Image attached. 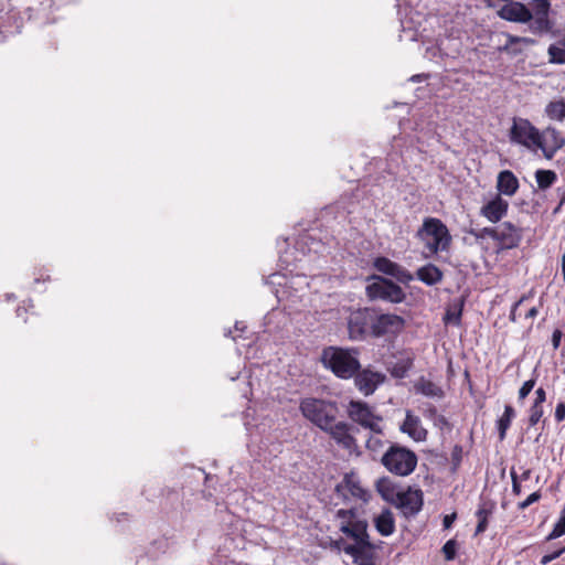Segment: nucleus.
I'll list each match as a JSON object with an SVG mask.
<instances>
[{
	"label": "nucleus",
	"instance_id": "obj_1",
	"mask_svg": "<svg viewBox=\"0 0 565 565\" xmlns=\"http://www.w3.org/2000/svg\"><path fill=\"white\" fill-rule=\"evenodd\" d=\"M416 236L424 243L425 257L448 250L451 243V235L447 226L436 217L424 218Z\"/></svg>",
	"mask_w": 565,
	"mask_h": 565
},
{
	"label": "nucleus",
	"instance_id": "obj_2",
	"mask_svg": "<svg viewBox=\"0 0 565 565\" xmlns=\"http://www.w3.org/2000/svg\"><path fill=\"white\" fill-rule=\"evenodd\" d=\"M417 455L412 449L397 443L390 444L381 457L382 466L397 477L412 475L417 467Z\"/></svg>",
	"mask_w": 565,
	"mask_h": 565
},
{
	"label": "nucleus",
	"instance_id": "obj_3",
	"mask_svg": "<svg viewBox=\"0 0 565 565\" xmlns=\"http://www.w3.org/2000/svg\"><path fill=\"white\" fill-rule=\"evenodd\" d=\"M321 362L340 379H350L360 370V362L354 351L329 347L323 350Z\"/></svg>",
	"mask_w": 565,
	"mask_h": 565
},
{
	"label": "nucleus",
	"instance_id": "obj_4",
	"mask_svg": "<svg viewBox=\"0 0 565 565\" xmlns=\"http://www.w3.org/2000/svg\"><path fill=\"white\" fill-rule=\"evenodd\" d=\"M299 409L306 419L322 430L335 420L338 414V406L334 402L313 397L302 398Z\"/></svg>",
	"mask_w": 565,
	"mask_h": 565
},
{
	"label": "nucleus",
	"instance_id": "obj_5",
	"mask_svg": "<svg viewBox=\"0 0 565 565\" xmlns=\"http://www.w3.org/2000/svg\"><path fill=\"white\" fill-rule=\"evenodd\" d=\"M352 543H347L340 539L335 541L339 550L352 557L355 565H376L375 545L370 542L367 530L364 535H358L351 539Z\"/></svg>",
	"mask_w": 565,
	"mask_h": 565
},
{
	"label": "nucleus",
	"instance_id": "obj_6",
	"mask_svg": "<svg viewBox=\"0 0 565 565\" xmlns=\"http://www.w3.org/2000/svg\"><path fill=\"white\" fill-rule=\"evenodd\" d=\"M509 137L511 142L521 145L532 151H535L541 147L540 130L525 118H513Z\"/></svg>",
	"mask_w": 565,
	"mask_h": 565
},
{
	"label": "nucleus",
	"instance_id": "obj_7",
	"mask_svg": "<svg viewBox=\"0 0 565 565\" xmlns=\"http://www.w3.org/2000/svg\"><path fill=\"white\" fill-rule=\"evenodd\" d=\"M349 417L363 428L371 433L382 434V416L377 415L374 409L362 401H351L348 405Z\"/></svg>",
	"mask_w": 565,
	"mask_h": 565
},
{
	"label": "nucleus",
	"instance_id": "obj_8",
	"mask_svg": "<svg viewBox=\"0 0 565 565\" xmlns=\"http://www.w3.org/2000/svg\"><path fill=\"white\" fill-rule=\"evenodd\" d=\"M374 308H362L352 311L348 318V331L351 340H362L372 335Z\"/></svg>",
	"mask_w": 565,
	"mask_h": 565
},
{
	"label": "nucleus",
	"instance_id": "obj_9",
	"mask_svg": "<svg viewBox=\"0 0 565 565\" xmlns=\"http://www.w3.org/2000/svg\"><path fill=\"white\" fill-rule=\"evenodd\" d=\"M405 326L403 317L394 313H382L374 309L373 311V323H372V337L380 338L386 334H397Z\"/></svg>",
	"mask_w": 565,
	"mask_h": 565
},
{
	"label": "nucleus",
	"instance_id": "obj_10",
	"mask_svg": "<svg viewBox=\"0 0 565 565\" xmlns=\"http://www.w3.org/2000/svg\"><path fill=\"white\" fill-rule=\"evenodd\" d=\"M367 296L372 299H382L393 303H399L405 299V292L395 282L388 279L379 278V281L366 287Z\"/></svg>",
	"mask_w": 565,
	"mask_h": 565
},
{
	"label": "nucleus",
	"instance_id": "obj_11",
	"mask_svg": "<svg viewBox=\"0 0 565 565\" xmlns=\"http://www.w3.org/2000/svg\"><path fill=\"white\" fill-rule=\"evenodd\" d=\"M331 438L349 454L360 455L359 446L353 436V427L345 422H332L326 429Z\"/></svg>",
	"mask_w": 565,
	"mask_h": 565
},
{
	"label": "nucleus",
	"instance_id": "obj_12",
	"mask_svg": "<svg viewBox=\"0 0 565 565\" xmlns=\"http://www.w3.org/2000/svg\"><path fill=\"white\" fill-rule=\"evenodd\" d=\"M335 492L344 501L352 499L366 502L369 492L361 486V482L354 473L345 475L344 478L335 486Z\"/></svg>",
	"mask_w": 565,
	"mask_h": 565
},
{
	"label": "nucleus",
	"instance_id": "obj_13",
	"mask_svg": "<svg viewBox=\"0 0 565 565\" xmlns=\"http://www.w3.org/2000/svg\"><path fill=\"white\" fill-rule=\"evenodd\" d=\"M337 520L339 521V530L348 537L352 539L358 535H364L367 530V523L356 519V513L353 509L337 511Z\"/></svg>",
	"mask_w": 565,
	"mask_h": 565
},
{
	"label": "nucleus",
	"instance_id": "obj_14",
	"mask_svg": "<svg viewBox=\"0 0 565 565\" xmlns=\"http://www.w3.org/2000/svg\"><path fill=\"white\" fill-rule=\"evenodd\" d=\"M401 509L406 518L416 516L424 504V494L419 489L408 488L406 491H401L395 503Z\"/></svg>",
	"mask_w": 565,
	"mask_h": 565
},
{
	"label": "nucleus",
	"instance_id": "obj_15",
	"mask_svg": "<svg viewBox=\"0 0 565 565\" xmlns=\"http://www.w3.org/2000/svg\"><path fill=\"white\" fill-rule=\"evenodd\" d=\"M269 284L279 286L282 289L276 290V296L280 300L286 294L289 292V289L295 290L296 292L302 291L303 289L309 287V281L306 275H295L288 278L285 274L275 273L269 276Z\"/></svg>",
	"mask_w": 565,
	"mask_h": 565
},
{
	"label": "nucleus",
	"instance_id": "obj_16",
	"mask_svg": "<svg viewBox=\"0 0 565 565\" xmlns=\"http://www.w3.org/2000/svg\"><path fill=\"white\" fill-rule=\"evenodd\" d=\"M399 430L416 443L425 441L428 435L419 416L415 415L412 411H406L405 419L399 425Z\"/></svg>",
	"mask_w": 565,
	"mask_h": 565
},
{
	"label": "nucleus",
	"instance_id": "obj_17",
	"mask_svg": "<svg viewBox=\"0 0 565 565\" xmlns=\"http://www.w3.org/2000/svg\"><path fill=\"white\" fill-rule=\"evenodd\" d=\"M498 14L501 19L526 23L532 19V12L529 8L518 1H508L499 11Z\"/></svg>",
	"mask_w": 565,
	"mask_h": 565
},
{
	"label": "nucleus",
	"instance_id": "obj_18",
	"mask_svg": "<svg viewBox=\"0 0 565 565\" xmlns=\"http://www.w3.org/2000/svg\"><path fill=\"white\" fill-rule=\"evenodd\" d=\"M565 145V138L555 128L548 127L541 132V147L544 157L552 159L557 150Z\"/></svg>",
	"mask_w": 565,
	"mask_h": 565
},
{
	"label": "nucleus",
	"instance_id": "obj_19",
	"mask_svg": "<svg viewBox=\"0 0 565 565\" xmlns=\"http://www.w3.org/2000/svg\"><path fill=\"white\" fill-rule=\"evenodd\" d=\"M354 375L356 387L366 396L374 393L377 386L384 381L383 374L370 370L358 371Z\"/></svg>",
	"mask_w": 565,
	"mask_h": 565
},
{
	"label": "nucleus",
	"instance_id": "obj_20",
	"mask_svg": "<svg viewBox=\"0 0 565 565\" xmlns=\"http://www.w3.org/2000/svg\"><path fill=\"white\" fill-rule=\"evenodd\" d=\"M501 248H514L521 242V233L516 226L510 222H504L497 227L495 239Z\"/></svg>",
	"mask_w": 565,
	"mask_h": 565
},
{
	"label": "nucleus",
	"instance_id": "obj_21",
	"mask_svg": "<svg viewBox=\"0 0 565 565\" xmlns=\"http://www.w3.org/2000/svg\"><path fill=\"white\" fill-rule=\"evenodd\" d=\"M509 203L500 195L490 200L481 207V215L492 223L499 222L508 213Z\"/></svg>",
	"mask_w": 565,
	"mask_h": 565
},
{
	"label": "nucleus",
	"instance_id": "obj_22",
	"mask_svg": "<svg viewBox=\"0 0 565 565\" xmlns=\"http://www.w3.org/2000/svg\"><path fill=\"white\" fill-rule=\"evenodd\" d=\"M505 38L503 44L498 46L499 52H504L508 55L515 57L523 53L524 45L534 44V40L530 38L515 36L511 34H502Z\"/></svg>",
	"mask_w": 565,
	"mask_h": 565
},
{
	"label": "nucleus",
	"instance_id": "obj_23",
	"mask_svg": "<svg viewBox=\"0 0 565 565\" xmlns=\"http://www.w3.org/2000/svg\"><path fill=\"white\" fill-rule=\"evenodd\" d=\"M497 189L499 193L507 196H512L519 189V180L512 171L503 170L498 174Z\"/></svg>",
	"mask_w": 565,
	"mask_h": 565
},
{
	"label": "nucleus",
	"instance_id": "obj_24",
	"mask_svg": "<svg viewBox=\"0 0 565 565\" xmlns=\"http://www.w3.org/2000/svg\"><path fill=\"white\" fill-rule=\"evenodd\" d=\"M414 391L416 394H422L429 398L441 399L445 396V392L439 385L424 376H420L414 383Z\"/></svg>",
	"mask_w": 565,
	"mask_h": 565
},
{
	"label": "nucleus",
	"instance_id": "obj_25",
	"mask_svg": "<svg viewBox=\"0 0 565 565\" xmlns=\"http://www.w3.org/2000/svg\"><path fill=\"white\" fill-rule=\"evenodd\" d=\"M376 531L383 536H390L395 531V519L391 510L385 509L374 518Z\"/></svg>",
	"mask_w": 565,
	"mask_h": 565
},
{
	"label": "nucleus",
	"instance_id": "obj_26",
	"mask_svg": "<svg viewBox=\"0 0 565 565\" xmlns=\"http://www.w3.org/2000/svg\"><path fill=\"white\" fill-rule=\"evenodd\" d=\"M417 279L427 286H434L443 280V271L433 264L422 266L416 271Z\"/></svg>",
	"mask_w": 565,
	"mask_h": 565
},
{
	"label": "nucleus",
	"instance_id": "obj_27",
	"mask_svg": "<svg viewBox=\"0 0 565 565\" xmlns=\"http://www.w3.org/2000/svg\"><path fill=\"white\" fill-rule=\"evenodd\" d=\"M376 490L385 501L391 503H395L401 493L397 486L388 477H383L376 481Z\"/></svg>",
	"mask_w": 565,
	"mask_h": 565
},
{
	"label": "nucleus",
	"instance_id": "obj_28",
	"mask_svg": "<svg viewBox=\"0 0 565 565\" xmlns=\"http://www.w3.org/2000/svg\"><path fill=\"white\" fill-rule=\"evenodd\" d=\"M382 435H383V433L382 434L372 433L365 441V447L371 452V456L373 459H375L377 457L381 458L382 454L386 450V449H384L385 444H388V445L391 444L388 441H385L382 438Z\"/></svg>",
	"mask_w": 565,
	"mask_h": 565
},
{
	"label": "nucleus",
	"instance_id": "obj_29",
	"mask_svg": "<svg viewBox=\"0 0 565 565\" xmlns=\"http://www.w3.org/2000/svg\"><path fill=\"white\" fill-rule=\"evenodd\" d=\"M515 417V411L511 405L504 406L502 416L497 420V428L499 431L500 440H503L507 436V430L511 426L513 418Z\"/></svg>",
	"mask_w": 565,
	"mask_h": 565
},
{
	"label": "nucleus",
	"instance_id": "obj_30",
	"mask_svg": "<svg viewBox=\"0 0 565 565\" xmlns=\"http://www.w3.org/2000/svg\"><path fill=\"white\" fill-rule=\"evenodd\" d=\"M374 267L379 271L390 275V276H393V277L401 275V266L386 257H377L374 260Z\"/></svg>",
	"mask_w": 565,
	"mask_h": 565
},
{
	"label": "nucleus",
	"instance_id": "obj_31",
	"mask_svg": "<svg viewBox=\"0 0 565 565\" xmlns=\"http://www.w3.org/2000/svg\"><path fill=\"white\" fill-rule=\"evenodd\" d=\"M545 114L552 120L563 121L565 119V102L558 99L548 103L545 107Z\"/></svg>",
	"mask_w": 565,
	"mask_h": 565
},
{
	"label": "nucleus",
	"instance_id": "obj_32",
	"mask_svg": "<svg viewBox=\"0 0 565 565\" xmlns=\"http://www.w3.org/2000/svg\"><path fill=\"white\" fill-rule=\"evenodd\" d=\"M548 55L552 63L565 64V38L550 45Z\"/></svg>",
	"mask_w": 565,
	"mask_h": 565
},
{
	"label": "nucleus",
	"instance_id": "obj_33",
	"mask_svg": "<svg viewBox=\"0 0 565 565\" xmlns=\"http://www.w3.org/2000/svg\"><path fill=\"white\" fill-rule=\"evenodd\" d=\"M556 173L552 170H537L535 180L541 190L548 189L556 181Z\"/></svg>",
	"mask_w": 565,
	"mask_h": 565
},
{
	"label": "nucleus",
	"instance_id": "obj_34",
	"mask_svg": "<svg viewBox=\"0 0 565 565\" xmlns=\"http://www.w3.org/2000/svg\"><path fill=\"white\" fill-rule=\"evenodd\" d=\"M563 534H565V505L563 507L559 518L546 540L552 541L561 537Z\"/></svg>",
	"mask_w": 565,
	"mask_h": 565
},
{
	"label": "nucleus",
	"instance_id": "obj_35",
	"mask_svg": "<svg viewBox=\"0 0 565 565\" xmlns=\"http://www.w3.org/2000/svg\"><path fill=\"white\" fill-rule=\"evenodd\" d=\"M460 319L461 308H449L444 316V322L446 324L458 326L460 323Z\"/></svg>",
	"mask_w": 565,
	"mask_h": 565
},
{
	"label": "nucleus",
	"instance_id": "obj_36",
	"mask_svg": "<svg viewBox=\"0 0 565 565\" xmlns=\"http://www.w3.org/2000/svg\"><path fill=\"white\" fill-rule=\"evenodd\" d=\"M544 414L543 406L532 404L529 409V425L535 426Z\"/></svg>",
	"mask_w": 565,
	"mask_h": 565
},
{
	"label": "nucleus",
	"instance_id": "obj_37",
	"mask_svg": "<svg viewBox=\"0 0 565 565\" xmlns=\"http://www.w3.org/2000/svg\"><path fill=\"white\" fill-rule=\"evenodd\" d=\"M457 543L455 540H449L443 546V553L447 561H452L456 557Z\"/></svg>",
	"mask_w": 565,
	"mask_h": 565
},
{
	"label": "nucleus",
	"instance_id": "obj_38",
	"mask_svg": "<svg viewBox=\"0 0 565 565\" xmlns=\"http://www.w3.org/2000/svg\"><path fill=\"white\" fill-rule=\"evenodd\" d=\"M535 383H536L535 377L530 379L523 383V385L519 390V399L520 401H523L531 393V391L535 386Z\"/></svg>",
	"mask_w": 565,
	"mask_h": 565
},
{
	"label": "nucleus",
	"instance_id": "obj_39",
	"mask_svg": "<svg viewBox=\"0 0 565 565\" xmlns=\"http://www.w3.org/2000/svg\"><path fill=\"white\" fill-rule=\"evenodd\" d=\"M540 498H541V493L539 491L531 493L524 501L519 503V509L525 510L531 504L537 502L540 500Z\"/></svg>",
	"mask_w": 565,
	"mask_h": 565
},
{
	"label": "nucleus",
	"instance_id": "obj_40",
	"mask_svg": "<svg viewBox=\"0 0 565 565\" xmlns=\"http://www.w3.org/2000/svg\"><path fill=\"white\" fill-rule=\"evenodd\" d=\"M563 553H565V546L563 548H559L553 553H550V554H546L544 555L540 563L542 565H547L548 563H551L552 561L556 559L557 557H559Z\"/></svg>",
	"mask_w": 565,
	"mask_h": 565
},
{
	"label": "nucleus",
	"instance_id": "obj_41",
	"mask_svg": "<svg viewBox=\"0 0 565 565\" xmlns=\"http://www.w3.org/2000/svg\"><path fill=\"white\" fill-rule=\"evenodd\" d=\"M424 416L427 417V418H437L440 423H446V419L444 416H440L437 414V408L433 405H429L425 411H424Z\"/></svg>",
	"mask_w": 565,
	"mask_h": 565
},
{
	"label": "nucleus",
	"instance_id": "obj_42",
	"mask_svg": "<svg viewBox=\"0 0 565 565\" xmlns=\"http://www.w3.org/2000/svg\"><path fill=\"white\" fill-rule=\"evenodd\" d=\"M545 401H546V392L543 387H539L535 391V398H534L533 404L543 406Z\"/></svg>",
	"mask_w": 565,
	"mask_h": 565
},
{
	"label": "nucleus",
	"instance_id": "obj_43",
	"mask_svg": "<svg viewBox=\"0 0 565 565\" xmlns=\"http://www.w3.org/2000/svg\"><path fill=\"white\" fill-rule=\"evenodd\" d=\"M555 419L557 423H561L565 419V403L564 402H559L557 405H556V408H555Z\"/></svg>",
	"mask_w": 565,
	"mask_h": 565
},
{
	"label": "nucleus",
	"instance_id": "obj_44",
	"mask_svg": "<svg viewBox=\"0 0 565 565\" xmlns=\"http://www.w3.org/2000/svg\"><path fill=\"white\" fill-rule=\"evenodd\" d=\"M563 332L559 329H555L552 334V345L554 350H557L561 345Z\"/></svg>",
	"mask_w": 565,
	"mask_h": 565
},
{
	"label": "nucleus",
	"instance_id": "obj_45",
	"mask_svg": "<svg viewBox=\"0 0 565 565\" xmlns=\"http://www.w3.org/2000/svg\"><path fill=\"white\" fill-rule=\"evenodd\" d=\"M511 479H512V491L514 494L519 495L521 493V484L519 482L518 476L515 471H511Z\"/></svg>",
	"mask_w": 565,
	"mask_h": 565
},
{
	"label": "nucleus",
	"instance_id": "obj_46",
	"mask_svg": "<svg viewBox=\"0 0 565 565\" xmlns=\"http://www.w3.org/2000/svg\"><path fill=\"white\" fill-rule=\"evenodd\" d=\"M495 234H497V227H484L481 231L482 237H490L492 239H495Z\"/></svg>",
	"mask_w": 565,
	"mask_h": 565
},
{
	"label": "nucleus",
	"instance_id": "obj_47",
	"mask_svg": "<svg viewBox=\"0 0 565 565\" xmlns=\"http://www.w3.org/2000/svg\"><path fill=\"white\" fill-rule=\"evenodd\" d=\"M456 516H457L456 513L445 515L444 520H443L444 527L445 529H450L452 523L456 520Z\"/></svg>",
	"mask_w": 565,
	"mask_h": 565
},
{
	"label": "nucleus",
	"instance_id": "obj_48",
	"mask_svg": "<svg viewBox=\"0 0 565 565\" xmlns=\"http://www.w3.org/2000/svg\"><path fill=\"white\" fill-rule=\"evenodd\" d=\"M487 526H488V520L478 519V524L476 527V535L483 533L487 530Z\"/></svg>",
	"mask_w": 565,
	"mask_h": 565
},
{
	"label": "nucleus",
	"instance_id": "obj_49",
	"mask_svg": "<svg viewBox=\"0 0 565 565\" xmlns=\"http://www.w3.org/2000/svg\"><path fill=\"white\" fill-rule=\"evenodd\" d=\"M394 277L399 279L401 281H411V280H413L412 274H409V271H407L406 269H404L402 267H401V275L399 276H394Z\"/></svg>",
	"mask_w": 565,
	"mask_h": 565
},
{
	"label": "nucleus",
	"instance_id": "obj_50",
	"mask_svg": "<svg viewBox=\"0 0 565 565\" xmlns=\"http://www.w3.org/2000/svg\"><path fill=\"white\" fill-rule=\"evenodd\" d=\"M151 546H158L159 548L166 551V548L169 546V541L164 537H161L154 541Z\"/></svg>",
	"mask_w": 565,
	"mask_h": 565
},
{
	"label": "nucleus",
	"instance_id": "obj_51",
	"mask_svg": "<svg viewBox=\"0 0 565 565\" xmlns=\"http://www.w3.org/2000/svg\"><path fill=\"white\" fill-rule=\"evenodd\" d=\"M524 300V298H521L518 302L514 303V306L512 307L511 309V312H510V319L512 321H515L516 320V311H518V308L520 307V305L522 303V301Z\"/></svg>",
	"mask_w": 565,
	"mask_h": 565
},
{
	"label": "nucleus",
	"instance_id": "obj_52",
	"mask_svg": "<svg viewBox=\"0 0 565 565\" xmlns=\"http://www.w3.org/2000/svg\"><path fill=\"white\" fill-rule=\"evenodd\" d=\"M489 514H490V512L484 507H480L477 510V512H476V516L478 519H486V520H488Z\"/></svg>",
	"mask_w": 565,
	"mask_h": 565
},
{
	"label": "nucleus",
	"instance_id": "obj_53",
	"mask_svg": "<svg viewBox=\"0 0 565 565\" xmlns=\"http://www.w3.org/2000/svg\"><path fill=\"white\" fill-rule=\"evenodd\" d=\"M408 367H409V364L407 366H403V367H395L394 374L398 377H403L405 375V373L407 372Z\"/></svg>",
	"mask_w": 565,
	"mask_h": 565
},
{
	"label": "nucleus",
	"instance_id": "obj_54",
	"mask_svg": "<svg viewBox=\"0 0 565 565\" xmlns=\"http://www.w3.org/2000/svg\"><path fill=\"white\" fill-rule=\"evenodd\" d=\"M539 313V310L536 307H532L525 315L526 318H535Z\"/></svg>",
	"mask_w": 565,
	"mask_h": 565
},
{
	"label": "nucleus",
	"instance_id": "obj_55",
	"mask_svg": "<svg viewBox=\"0 0 565 565\" xmlns=\"http://www.w3.org/2000/svg\"><path fill=\"white\" fill-rule=\"evenodd\" d=\"M427 76L424 75V74H417V75H413L411 77V81L412 82H422L424 78H426Z\"/></svg>",
	"mask_w": 565,
	"mask_h": 565
},
{
	"label": "nucleus",
	"instance_id": "obj_56",
	"mask_svg": "<svg viewBox=\"0 0 565 565\" xmlns=\"http://www.w3.org/2000/svg\"><path fill=\"white\" fill-rule=\"evenodd\" d=\"M244 329H245V326H244L243 322H236L235 323V330L236 331H244Z\"/></svg>",
	"mask_w": 565,
	"mask_h": 565
},
{
	"label": "nucleus",
	"instance_id": "obj_57",
	"mask_svg": "<svg viewBox=\"0 0 565 565\" xmlns=\"http://www.w3.org/2000/svg\"><path fill=\"white\" fill-rule=\"evenodd\" d=\"M279 260L286 266V268L290 265L289 260L285 256H280Z\"/></svg>",
	"mask_w": 565,
	"mask_h": 565
},
{
	"label": "nucleus",
	"instance_id": "obj_58",
	"mask_svg": "<svg viewBox=\"0 0 565 565\" xmlns=\"http://www.w3.org/2000/svg\"><path fill=\"white\" fill-rule=\"evenodd\" d=\"M562 274H563V278L565 280V254L562 257Z\"/></svg>",
	"mask_w": 565,
	"mask_h": 565
},
{
	"label": "nucleus",
	"instance_id": "obj_59",
	"mask_svg": "<svg viewBox=\"0 0 565 565\" xmlns=\"http://www.w3.org/2000/svg\"><path fill=\"white\" fill-rule=\"evenodd\" d=\"M530 475H531V470H525V471L522 473L521 478H522L523 480H527V479L530 478Z\"/></svg>",
	"mask_w": 565,
	"mask_h": 565
},
{
	"label": "nucleus",
	"instance_id": "obj_60",
	"mask_svg": "<svg viewBox=\"0 0 565 565\" xmlns=\"http://www.w3.org/2000/svg\"><path fill=\"white\" fill-rule=\"evenodd\" d=\"M23 311H26V309H24V308H22V307H19V308L17 309V315H18V317H22Z\"/></svg>",
	"mask_w": 565,
	"mask_h": 565
},
{
	"label": "nucleus",
	"instance_id": "obj_61",
	"mask_svg": "<svg viewBox=\"0 0 565 565\" xmlns=\"http://www.w3.org/2000/svg\"><path fill=\"white\" fill-rule=\"evenodd\" d=\"M561 205H563L565 203V190L561 193Z\"/></svg>",
	"mask_w": 565,
	"mask_h": 565
},
{
	"label": "nucleus",
	"instance_id": "obj_62",
	"mask_svg": "<svg viewBox=\"0 0 565 565\" xmlns=\"http://www.w3.org/2000/svg\"><path fill=\"white\" fill-rule=\"evenodd\" d=\"M563 205H561V202L558 203V205L555 207L554 210V213H558L561 211Z\"/></svg>",
	"mask_w": 565,
	"mask_h": 565
},
{
	"label": "nucleus",
	"instance_id": "obj_63",
	"mask_svg": "<svg viewBox=\"0 0 565 565\" xmlns=\"http://www.w3.org/2000/svg\"><path fill=\"white\" fill-rule=\"evenodd\" d=\"M429 51H430V49H427V50H426V54H428V53H429ZM431 51H434V52H435V51H436V49H431Z\"/></svg>",
	"mask_w": 565,
	"mask_h": 565
},
{
	"label": "nucleus",
	"instance_id": "obj_64",
	"mask_svg": "<svg viewBox=\"0 0 565 565\" xmlns=\"http://www.w3.org/2000/svg\"><path fill=\"white\" fill-rule=\"evenodd\" d=\"M232 334V330H228L225 335H231Z\"/></svg>",
	"mask_w": 565,
	"mask_h": 565
}]
</instances>
